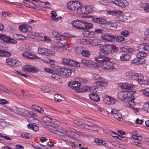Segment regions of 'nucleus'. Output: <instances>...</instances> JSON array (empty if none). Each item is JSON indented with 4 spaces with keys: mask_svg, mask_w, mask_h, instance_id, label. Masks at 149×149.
<instances>
[{
    "mask_svg": "<svg viewBox=\"0 0 149 149\" xmlns=\"http://www.w3.org/2000/svg\"><path fill=\"white\" fill-rule=\"evenodd\" d=\"M95 59L96 61L102 64V68L104 70H107L116 69L115 64L110 62L108 57H96L95 58Z\"/></svg>",
    "mask_w": 149,
    "mask_h": 149,
    "instance_id": "obj_1",
    "label": "nucleus"
},
{
    "mask_svg": "<svg viewBox=\"0 0 149 149\" xmlns=\"http://www.w3.org/2000/svg\"><path fill=\"white\" fill-rule=\"evenodd\" d=\"M132 94V92L131 91H120L118 93L117 97L118 99L122 100L125 99L129 100L131 98L134 99L135 97Z\"/></svg>",
    "mask_w": 149,
    "mask_h": 149,
    "instance_id": "obj_2",
    "label": "nucleus"
},
{
    "mask_svg": "<svg viewBox=\"0 0 149 149\" xmlns=\"http://www.w3.org/2000/svg\"><path fill=\"white\" fill-rule=\"evenodd\" d=\"M109 14L114 16L115 17L114 18V20L116 21H124L123 19V16L121 15L122 13V11H111L108 10L107 11Z\"/></svg>",
    "mask_w": 149,
    "mask_h": 149,
    "instance_id": "obj_3",
    "label": "nucleus"
},
{
    "mask_svg": "<svg viewBox=\"0 0 149 149\" xmlns=\"http://www.w3.org/2000/svg\"><path fill=\"white\" fill-rule=\"evenodd\" d=\"M110 46H109L108 45L101 46L100 47V50L99 53L100 55L102 56L105 57V56H107L110 53Z\"/></svg>",
    "mask_w": 149,
    "mask_h": 149,
    "instance_id": "obj_4",
    "label": "nucleus"
},
{
    "mask_svg": "<svg viewBox=\"0 0 149 149\" xmlns=\"http://www.w3.org/2000/svg\"><path fill=\"white\" fill-rule=\"evenodd\" d=\"M10 110L18 115L23 116H25L28 112L26 109L16 106L12 107Z\"/></svg>",
    "mask_w": 149,
    "mask_h": 149,
    "instance_id": "obj_5",
    "label": "nucleus"
},
{
    "mask_svg": "<svg viewBox=\"0 0 149 149\" xmlns=\"http://www.w3.org/2000/svg\"><path fill=\"white\" fill-rule=\"evenodd\" d=\"M6 63L8 65L14 67H19L21 66V62L9 58L6 59Z\"/></svg>",
    "mask_w": 149,
    "mask_h": 149,
    "instance_id": "obj_6",
    "label": "nucleus"
},
{
    "mask_svg": "<svg viewBox=\"0 0 149 149\" xmlns=\"http://www.w3.org/2000/svg\"><path fill=\"white\" fill-rule=\"evenodd\" d=\"M84 21L82 20H76L73 21L71 24L75 28L81 30L84 29Z\"/></svg>",
    "mask_w": 149,
    "mask_h": 149,
    "instance_id": "obj_7",
    "label": "nucleus"
},
{
    "mask_svg": "<svg viewBox=\"0 0 149 149\" xmlns=\"http://www.w3.org/2000/svg\"><path fill=\"white\" fill-rule=\"evenodd\" d=\"M111 1L113 3L123 8H125L129 4L126 0H111Z\"/></svg>",
    "mask_w": 149,
    "mask_h": 149,
    "instance_id": "obj_8",
    "label": "nucleus"
},
{
    "mask_svg": "<svg viewBox=\"0 0 149 149\" xmlns=\"http://www.w3.org/2000/svg\"><path fill=\"white\" fill-rule=\"evenodd\" d=\"M22 55L24 58L28 59H40L38 56L34 55L29 51H25L22 54Z\"/></svg>",
    "mask_w": 149,
    "mask_h": 149,
    "instance_id": "obj_9",
    "label": "nucleus"
},
{
    "mask_svg": "<svg viewBox=\"0 0 149 149\" xmlns=\"http://www.w3.org/2000/svg\"><path fill=\"white\" fill-rule=\"evenodd\" d=\"M56 69L60 73L63 75H65L67 77H68L71 75L72 71L70 69L65 68H59L57 67Z\"/></svg>",
    "mask_w": 149,
    "mask_h": 149,
    "instance_id": "obj_10",
    "label": "nucleus"
},
{
    "mask_svg": "<svg viewBox=\"0 0 149 149\" xmlns=\"http://www.w3.org/2000/svg\"><path fill=\"white\" fill-rule=\"evenodd\" d=\"M79 2L71 1L68 2L67 4L68 8L72 10H77L79 7Z\"/></svg>",
    "mask_w": 149,
    "mask_h": 149,
    "instance_id": "obj_11",
    "label": "nucleus"
},
{
    "mask_svg": "<svg viewBox=\"0 0 149 149\" xmlns=\"http://www.w3.org/2000/svg\"><path fill=\"white\" fill-rule=\"evenodd\" d=\"M23 71L35 73L37 72L38 70L37 68L33 66L26 65L22 68Z\"/></svg>",
    "mask_w": 149,
    "mask_h": 149,
    "instance_id": "obj_12",
    "label": "nucleus"
},
{
    "mask_svg": "<svg viewBox=\"0 0 149 149\" xmlns=\"http://www.w3.org/2000/svg\"><path fill=\"white\" fill-rule=\"evenodd\" d=\"M0 38L6 42L13 44H16L17 43V41L16 40L4 34H0Z\"/></svg>",
    "mask_w": 149,
    "mask_h": 149,
    "instance_id": "obj_13",
    "label": "nucleus"
},
{
    "mask_svg": "<svg viewBox=\"0 0 149 149\" xmlns=\"http://www.w3.org/2000/svg\"><path fill=\"white\" fill-rule=\"evenodd\" d=\"M68 84L69 87L76 90H78L81 85L80 82L76 81L70 82Z\"/></svg>",
    "mask_w": 149,
    "mask_h": 149,
    "instance_id": "obj_14",
    "label": "nucleus"
},
{
    "mask_svg": "<svg viewBox=\"0 0 149 149\" xmlns=\"http://www.w3.org/2000/svg\"><path fill=\"white\" fill-rule=\"evenodd\" d=\"M101 37L103 40L109 42L114 41L116 38L115 36L107 34L102 35Z\"/></svg>",
    "mask_w": 149,
    "mask_h": 149,
    "instance_id": "obj_15",
    "label": "nucleus"
},
{
    "mask_svg": "<svg viewBox=\"0 0 149 149\" xmlns=\"http://www.w3.org/2000/svg\"><path fill=\"white\" fill-rule=\"evenodd\" d=\"M19 29L24 33L30 32L31 30V28L28 25H20L19 27Z\"/></svg>",
    "mask_w": 149,
    "mask_h": 149,
    "instance_id": "obj_16",
    "label": "nucleus"
},
{
    "mask_svg": "<svg viewBox=\"0 0 149 149\" xmlns=\"http://www.w3.org/2000/svg\"><path fill=\"white\" fill-rule=\"evenodd\" d=\"M118 86L123 89H130L133 88V85L128 83H121L119 84Z\"/></svg>",
    "mask_w": 149,
    "mask_h": 149,
    "instance_id": "obj_17",
    "label": "nucleus"
},
{
    "mask_svg": "<svg viewBox=\"0 0 149 149\" xmlns=\"http://www.w3.org/2000/svg\"><path fill=\"white\" fill-rule=\"evenodd\" d=\"M74 124L79 125V126H81L83 127H84L88 129L91 130H92L91 128V126L88 125L84 122L81 121H79L77 120H74Z\"/></svg>",
    "mask_w": 149,
    "mask_h": 149,
    "instance_id": "obj_18",
    "label": "nucleus"
},
{
    "mask_svg": "<svg viewBox=\"0 0 149 149\" xmlns=\"http://www.w3.org/2000/svg\"><path fill=\"white\" fill-rule=\"evenodd\" d=\"M42 120L46 123H52L57 124V123L58 122L55 119H53L47 116H44Z\"/></svg>",
    "mask_w": 149,
    "mask_h": 149,
    "instance_id": "obj_19",
    "label": "nucleus"
},
{
    "mask_svg": "<svg viewBox=\"0 0 149 149\" xmlns=\"http://www.w3.org/2000/svg\"><path fill=\"white\" fill-rule=\"evenodd\" d=\"M142 78H144V77L141 74L134 72L131 79L133 80H136L138 83V80Z\"/></svg>",
    "mask_w": 149,
    "mask_h": 149,
    "instance_id": "obj_20",
    "label": "nucleus"
},
{
    "mask_svg": "<svg viewBox=\"0 0 149 149\" xmlns=\"http://www.w3.org/2000/svg\"><path fill=\"white\" fill-rule=\"evenodd\" d=\"M69 37V36L68 33H65L62 35L60 34L59 36H58L56 39V40L57 42H60L65 40L67 38Z\"/></svg>",
    "mask_w": 149,
    "mask_h": 149,
    "instance_id": "obj_21",
    "label": "nucleus"
},
{
    "mask_svg": "<svg viewBox=\"0 0 149 149\" xmlns=\"http://www.w3.org/2000/svg\"><path fill=\"white\" fill-rule=\"evenodd\" d=\"M39 53L41 54H43L47 56H49L50 54V51L47 49L41 48L38 49Z\"/></svg>",
    "mask_w": 149,
    "mask_h": 149,
    "instance_id": "obj_22",
    "label": "nucleus"
},
{
    "mask_svg": "<svg viewBox=\"0 0 149 149\" xmlns=\"http://www.w3.org/2000/svg\"><path fill=\"white\" fill-rule=\"evenodd\" d=\"M78 6L77 10V13L82 14H86L85 7L84 6H81L80 4V3H79Z\"/></svg>",
    "mask_w": 149,
    "mask_h": 149,
    "instance_id": "obj_23",
    "label": "nucleus"
},
{
    "mask_svg": "<svg viewBox=\"0 0 149 149\" xmlns=\"http://www.w3.org/2000/svg\"><path fill=\"white\" fill-rule=\"evenodd\" d=\"M92 20L94 22L101 24H104L106 22L105 20L100 17L93 18Z\"/></svg>",
    "mask_w": 149,
    "mask_h": 149,
    "instance_id": "obj_24",
    "label": "nucleus"
},
{
    "mask_svg": "<svg viewBox=\"0 0 149 149\" xmlns=\"http://www.w3.org/2000/svg\"><path fill=\"white\" fill-rule=\"evenodd\" d=\"M104 99L106 100L107 101V103H108L109 104H114L117 102L116 100L113 99L109 96H106Z\"/></svg>",
    "mask_w": 149,
    "mask_h": 149,
    "instance_id": "obj_25",
    "label": "nucleus"
},
{
    "mask_svg": "<svg viewBox=\"0 0 149 149\" xmlns=\"http://www.w3.org/2000/svg\"><path fill=\"white\" fill-rule=\"evenodd\" d=\"M89 97L91 100L95 102H97L100 100L98 95L95 93H92L89 95Z\"/></svg>",
    "mask_w": 149,
    "mask_h": 149,
    "instance_id": "obj_26",
    "label": "nucleus"
},
{
    "mask_svg": "<svg viewBox=\"0 0 149 149\" xmlns=\"http://www.w3.org/2000/svg\"><path fill=\"white\" fill-rule=\"evenodd\" d=\"M89 43L93 45L97 46L100 45L101 43V41L97 39L89 40Z\"/></svg>",
    "mask_w": 149,
    "mask_h": 149,
    "instance_id": "obj_27",
    "label": "nucleus"
},
{
    "mask_svg": "<svg viewBox=\"0 0 149 149\" xmlns=\"http://www.w3.org/2000/svg\"><path fill=\"white\" fill-rule=\"evenodd\" d=\"M68 66L74 67H78L80 66V64L74 60L69 58Z\"/></svg>",
    "mask_w": 149,
    "mask_h": 149,
    "instance_id": "obj_28",
    "label": "nucleus"
},
{
    "mask_svg": "<svg viewBox=\"0 0 149 149\" xmlns=\"http://www.w3.org/2000/svg\"><path fill=\"white\" fill-rule=\"evenodd\" d=\"M131 56L127 54H122L120 56V59L122 61H127L129 60Z\"/></svg>",
    "mask_w": 149,
    "mask_h": 149,
    "instance_id": "obj_29",
    "label": "nucleus"
},
{
    "mask_svg": "<svg viewBox=\"0 0 149 149\" xmlns=\"http://www.w3.org/2000/svg\"><path fill=\"white\" fill-rule=\"evenodd\" d=\"M139 6L141 8H143L146 12L149 11V5L145 3H140L139 4Z\"/></svg>",
    "mask_w": 149,
    "mask_h": 149,
    "instance_id": "obj_30",
    "label": "nucleus"
},
{
    "mask_svg": "<svg viewBox=\"0 0 149 149\" xmlns=\"http://www.w3.org/2000/svg\"><path fill=\"white\" fill-rule=\"evenodd\" d=\"M84 29H91L93 28V25L92 24L85 21H84Z\"/></svg>",
    "mask_w": 149,
    "mask_h": 149,
    "instance_id": "obj_31",
    "label": "nucleus"
},
{
    "mask_svg": "<svg viewBox=\"0 0 149 149\" xmlns=\"http://www.w3.org/2000/svg\"><path fill=\"white\" fill-rule=\"evenodd\" d=\"M29 32V33L28 34V36L31 38H36V36L38 35V33L35 31H32Z\"/></svg>",
    "mask_w": 149,
    "mask_h": 149,
    "instance_id": "obj_32",
    "label": "nucleus"
},
{
    "mask_svg": "<svg viewBox=\"0 0 149 149\" xmlns=\"http://www.w3.org/2000/svg\"><path fill=\"white\" fill-rule=\"evenodd\" d=\"M63 45L62 44H57L56 45L53 46L54 49H56V51L61 52L63 50Z\"/></svg>",
    "mask_w": 149,
    "mask_h": 149,
    "instance_id": "obj_33",
    "label": "nucleus"
},
{
    "mask_svg": "<svg viewBox=\"0 0 149 149\" xmlns=\"http://www.w3.org/2000/svg\"><path fill=\"white\" fill-rule=\"evenodd\" d=\"M27 126L29 129H31L36 132L38 131L39 129L38 126L32 124H29Z\"/></svg>",
    "mask_w": 149,
    "mask_h": 149,
    "instance_id": "obj_34",
    "label": "nucleus"
},
{
    "mask_svg": "<svg viewBox=\"0 0 149 149\" xmlns=\"http://www.w3.org/2000/svg\"><path fill=\"white\" fill-rule=\"evenodd\" d=\"M51 76L52 77L56 79H58L62 77V76L61 75H60L56 72H54L51 74Z\"/></svg>",
    "mask_w": 149,
    "mask_h": 149,
    "instance_id": "obj_35",
    "label": "nucleus"
},
{
    "mask_svg": "<svg viewBox=\"0 0 149 149\" xmlns=\"http://www.w3.org/2000/svg\"><path fill=\"white\" fill-rule=\"evenodd\" d=\"M56 130L63 134H67V132L65 128L60 127H57L56 129Z\"/></svg>",
    "mask_w": 149,
    "mask_h": 149,
    "instance_id": "obj_36",
    "label": "nucleus"
},
{
    "mask_svg": "<svg viewBox=\"0 0 149 149\" xmlns=\"http://www.w3.org/2000/svg\"><path fill=\"white\" fill-rule=\"evenodd\" d=\"M61 98L62 96L59 94H55L54 95V99L55 100L58 102H62V100Z\"/></svg>",
    "mask_w": 149,
    "mask_h": 149,
    "instance_id": "obj_37",
    "label": "nucleus"
},
{
    "mask_svg": "<svg viewBox=\"0 0 149 149\" xmlns=\"http://www.w3.org/2000/svg\"><path fill=\"white\" fill-rule=\"evenodd\" d=\"M81 62L83 64L87 66H89L92 64L91 61L86 60L85 59L82 60Z\"/></svg>",
    "mask_w": 149,
    "mask_h": 149,
    "instance_id": "obj_38",
    "label": "nucleus"
},
{
    "mask_svg": "<svg viewBox=\"0 0 149 149\" xmlns=\"http://www.w3.org/2000/svg\"><path fill=\"white\" fill-rule=\"evenodd\" d=\"M143 78H141L138 80V84L140 85H148L149 84V82L147 80L143 79Z\"/></svg>",
    "mask_w": 149,
    "mask_h": 149,
    "instance_id": "obj_39",
    "label": "nucleus"
},
{
    "mask_svg": "<svg viewBox=\"0 0 149 149\" xmlns=\"http://www.w3.org/2000/svg\"><path fill=\"white\" fill-rule=\"evenodd\" d=\"M92 90V88L88 86H84L82 89L81 88L79 89L80 92L91 91Z\"/></svg>",
    "mask_w": 149,
    "mask_h": 149,
    "instance_id": "obj_40",
    "label": "nucleus"
},
{
    "mask_svg": "<svg viewBox=\"0 0 149 149\" xmlns=\"http://www.w3.org/2000/svg\"><path fill=\"white\" fill-rule=\"evenodd\" d=\"M108 26L109 29L111 30H114L116 29L117 26L116 24L114 23H109L108 24Z\"/></svg>",
    "mask_w": 149,
    "mask_h": 149,
    "instance_id": "obj_41",
    "label": "nucleus"
},
{
    "mask_svg": "<svg viewBox=\"0 0 149 149\" xmlns=\"http://www.w3.org/2000/svg\"><path fill=\"white\" fill-rule=\"evenodd\" d=\"M147 55V53H143L141 51V52L137 53L136 57L138 58H139L141 57H144L146 56Z\"/></svg>",
    "mask_w": 149,
    "mask_h": 149,
    "instance_id": "obj_42",
    "label": "nucleus"
},
{
    "mask_svg": "<svg viewBox=\"0 0 149 149\" xmlns=\"http://www.w3.org/2000/svg\"><path fill=\"white\" fill-rule=\"evenodd\" d=\"M86 14H88L92 13L93 11V8L90 6L85 7Z\"/></svg>",
    "mask_w": 149,
    "mask_h": 149,
    "instance_id": "obj_43",
    "label": "nucleus"
},
{
    "mask_svg": "<svg viewBox=\"0 0 149 149\" xmlns=\"http://www.w3.org/2000/svg\"><path fill=\"white\" fill-rule=\"evenodd\" d=\"M136 64L137 65H142L144 64L145 62V60L143 58L139 59L138 58L136 60ZM134 63H136V62H134Z\"/></svg>",
    "mask_w": 149,
    "mask_h": 149,
    "instance_id": "obj_44",
    "label": "nucleus"
},
{
    "mask_svg": "<svg viewBox=\"0 0 149 149\" xmlns=\"http://www.w3.org/2000/svg\"><path fill=\"white\" fill-rule=\"evenodd\" d=\"M98 83L99 84L98 86L101 87L106 86L107 85V82L105 80L98 81Z\"/></svg>",
    "mask_w": 149,
    "mask_h": 149,
    "instance_id": "obj_45",
    "label": "nucleus"
},
{
    "mask_svg": "<svg viewBox=\"0 0 149 149\" xmlns=\"http://www.w3.org/2000/svg\"><path fill=\"white\" fill-rule=\"evenodd\" d=\"M82 54L84 57H88L90 56V54L88 51L84 50L82 52Z\"/></svg>",
    "mask_w": 149,
    "mask_h": 149,
    "instance_id": "obj_46",
    "label": "nucleus"
},
{
    "mask_svg": "<svg viewBox=\"0 0 149 149\" xmlns=\"http://www.w3.org/2000/svg\"><path fill=\"white\" fill-rule=\"evenodd\" d=\"M122 115L120 113H118L116 114H115L114 115L113 117L115 119H117L119 121H120L122 119Z\"/></svg>",
    "mask_w": 149,
    "mask_h": 149,
    "instance_id": "obj_47",
    "label": "nucleus"
},
{
    "mask_svg": "<svg viewBox=\"0 0 149 149\" xmlns=\"http://www.w3.org/2000/svg\"><path fill=\"white\" fill-rule=\"evenodd\" d=\"M44 36L43 34H40L38 33V35L36 36V38L37 39L38 41H43Z\"/></svg>",
    "mask_w": 149,
    "mask_h": 149,
    "instance_id": "obj_48",
    "label": "nucleus"
},
{
    "mask_svg": "<svg viewBox=\"0 0 149 149\" xmlns=\"http://www.w3.org/2000/svg\"><path fill=\"white\" fill-rule=\"evenodd\" d=\"M95 142L99 145H101L102 144L103 145L104 144V143H105L104 141L97 138L95 139Z\"/></svg>",
    "mask_w": 149,
    "mask_h": 149,
    "instance_id": "obj_49",
    "label": "nucleus"
},
{
    "mask_svg": "<svg viewBox=\"0 0 149 149\" xmlns=\"http://www.w3.org/2000/svg\"><path fill=\"white\" fill-rule=\"evenodd\" d=\"M145 45L144 44H139L137 46L136 49L139 51L144 50Z\"/></svg>",
    "mask_w": 149,
    "mask_h": 149,
    "instance_id": "obj_50",
    "label": "nucleus"
},
{
    "mask_svg": "<svg viewBox=\"0 0 149 149\" xmlns=\"http://www.w3.org/2000/svg\"><path fill=\"white\" fill-rule=\"evenodd\" d=\"M29 133H22L21 136L22 137L25 139H28L30 138V136Z\"/></svg>",
    "mask_w": 149,
    "mask_h": 149,
    "instance_id": "obj_51",
    "label": "nucleus"
},
{
    "mask_svg": "<svg viewBox=\"0 0 149 149\" xmlns=\"http://www.w3.org/2000/svg\"><path fill=\"white\" fill-rule=\"evenodd\" d=\"M134 72L132 71H127L125 73V74L126 76L128 77L129 78L131 79Z\"/></svg>",
    "mask_w": 149,
    "mask_h": 149,
    "instance_id": "obj_52",
    "label": "nucleus"
},
{
    "mask_svg": "<svg viewBox=\"0 0 149 149\" xmlns=\"http://www.w3.org/2000/svg\"><path fill=\"white\" fill-rule=\"evenodd\" d=\"M130 33V32L128 31L125 30L122 31L120 32V34L125 37H127Z\"/></svg>",
    "mask_w": 149,
    "mask_h": 149,
    "instance_id": "obj_53",
    "label": "nucleus"
},
{
    "mask_svg": "<svg viewBox=\"0 0 149 149\" xmlns=\"http://www.w3.org/2000/svg\"><path fill=\"white\" fill-rule=\"evenodd\" d=\"M69 58H63L62 59V63L68 66L69 62Z\"/></svg>",
    "mask_w": 149,
    "mask_h": 149,
    "instance_id": "obj_54",
    "label": "nucleus"
},
{
    "mask_svg": "<svg viewBox=\"0 0 149 149\" xmlns=\"http://www.w3.org/2000/svg\"><path fill=\"white\" fill-rule=\"evenodd\" d=\"M143 91V94L149 97V88L144 89Z\"/></svg>",
    "mask_w": 149,
    "mask_h": 149,
    "instance_id": "obj_55",
    "label": "nucleus"
},
{
    "mask_svg": "<svg viewBox=\"0 0 149 149\" xmlns=\"http://www.w3.org/2000/svg\"><path fill=\"white\" fill-rule=\"evenodd\" d=\"M144 109L148 112L149 113V101L147 102L144 106Z\"/></svg>",
    "mask_w": 149,
    "mask_h": 149,
    "instance_id": "obj_56",
    "label": "nucleus"
},
{
    "mask_svg": "<svg viewBox=\"0 0 149 149\" xmlns=\"http://www.w3.org/2000/svg\"><path fill=\"white\" fill-rule=\"evenodd\" d=\"M98 2L104 5H107L109 3L107 0H100Z\"/></svg>",
    "mask_w": 149,
    "mask_h": 149,
    "instance_id": "obj_57",
    "label": "nucleus"
},
{
    "mask_svg": "<svg viewBox=\"0 0 149 149\" xmlns=\"http://www.w3.org/2000/svg\"><path fill=\"white\" fill-rule=\"evenodd\" d=\"M93 77L95 79H100L102 78L100 75L96 74H93Z\"/></svg>",
    "mask_w": 149,
    "mask_h": 149,
    "instance_id": "obj_58",
    "label": "nucleus"
},
{
    "mask_svg": "<svg viewBox=\"0 0 149 149\" xmlns=\"http://www.w3.org/2000/svg\"><path fill=\"white\" fill-rule=\"evenodd\" d=\"M42 91L44 93H49L50 92V90L49 89V87L45 86L43 87Z\"/></svg>",
    "mask_w": 149,
    "mask_h": 149,
    "instance_id": "obj_59",
    "label": "nucleus"
},
{
    "mask_svg": "<svg viewBox=\"0 0 149 149\" xmlns=\"http://www.w3.org/2000/svg\"><path fill=\"white\" fill-rule=\"evenodd\" d=\"M129 101L128 102V104L132 106H134L135 105V103L133 101L134 99H132L131 98L130 99Z\"/></svg>",
    "mask_w": 149,
    "mask_h": 149,
    "instance_id": "obj_60",
    "label": "nucleus"
},
{
    "mask_svg": "<svg viewBox=\"0 0 149 149\" xmlns=\"http://www.w3.org/2000/svg\"><path fill=\"white\" fill-rule=\"evenodd\" d=\"M84 35L86 37H91V36L90 35L89 31H84L83 32Z\"/></svg>",
    "mask_w": 149,
    "mask_h": 149,
    "instance_id": "obj_61",
    "label": "nucleus"
},
{
    "mask_svg": "<svg viewBox=\"0 0 149 149\" xmlns=\"http://www.w3.org/2000/svg\"><path fill=\"white\" fill-rule=\"evenodd\" d=\"M44 71L46 72L52 73V74L54 72V70H52L50 69L46 68H44Z\"/></svg>",
    "mask_w": 149,
    "mask_h": 149,
    "instance_id": "obj_62",
    "label": "nucleus"
},
{
    "mask_svg": "<svg viewBox=\"0 0 149 149\" xmlns=\"http://www.w3.org/2000/svg\"><path fill=\"white\" fill-rule=\"evenodd\" d=\"M3 56H10L11 55V54L7 51H4L3 50Z\"/></svg>",
    "mask_w": 149,
    "mask_h": 149,
    "instance_id": "obj_63",
    "label": "nucleus"
},
{
    "mask_svg": "<svg viewBox=\"0 0 149 149\" xmlns=\"http://www.w3.org/2000/svg\"><path fill=\"white\" fill-rule=\"evenodd\" d=\"M124 39V38L122 36H119L117 38L116 40L118 42H121L123 41Z\"/></svg>",
    "mask_w": 149,
    "mask_h": 149,
    "instance_id": "obj_64",
    "label": "nucleus"
}]
</instances>
